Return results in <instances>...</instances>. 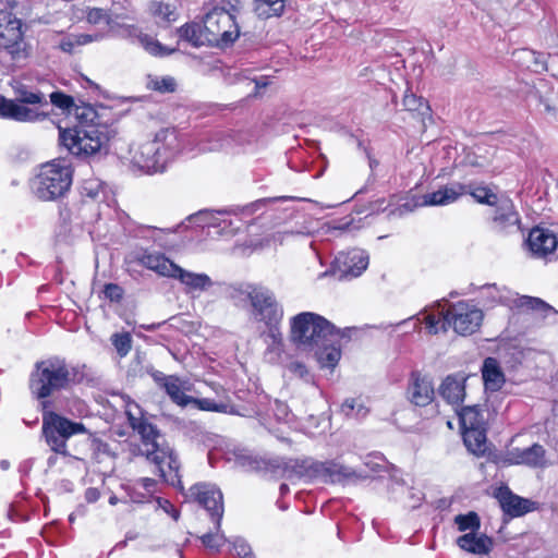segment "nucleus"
<instances>
[{"label": "nucleus", "mask_w": 558, "mask_h": 558, "mask_svg": "<svg viewBox=\"0 0 558 558\" xmlns=\"http://www.w3.org/2000/svg\"><path fill=\"white\" fill-rule=\"evenodd\" d=\"M253 82L255 83V94L257 93L258 89L265 88L269 85V81L267 80V77L254 78Z\"/></svg>", "instance_id": "nucleus-64"}, {"label": "nucleus", "mask_w": 558, "mask_h": 558, "mask_svg": "<svg viewBox=\"0 0 558 558\" xmlns=\"http://www.w3.org/2000/svg\"><path fill=\"white\" fill-rule=\"evenodd\" d=\"M411 211V206L409 204H403L401 206H399L398 208L396 209H392L389 211L388 216H399L401 217L402 215L407 214Z\"/></svg>", "instance_id": "nucleus-62"}, {"label": "nucleus", "mask_w": 558, "mask_h": 558, "mask_svg": "<svg viewBox=\"0 0 558 558\" xmlns=\"http://www.w3.org/2000/svg\"><path fill=\"white\" fill-rule=\"evenodd\" d=\"M304 474L325 484H347L366 478V475L338 460L304 461Z\"/></svg>", "instance_id": "nucleus-10"}, {"label": "nucleus", "mask_w": 558, "mask_h": 558, "mask_svg": "<svg viewBox=\"0 0 558 558\" xmlns=\"http://www.w3.org/2000/svg\"><path fill=\"white\" fill-rule=\"evenodd\" d=\"M466 377L463 374L448 375L439 386V396L449 404L458 405L465 397Z\"/></svg>", "instance_id": "nucleus-24"}, {"label": "nucleus", "mask_w": 558, "mask_h": 558, "mask_svg": "<svg viewBox=\"0 0 558 558\" xmlns=\"http://www.w3.org/2000/svg\"><path fill=\"white\" fill-rule=\"evenodd\" d=\"M102 38L101 35L95 34H70L63 36L59 44L58 48L66 53H73L76 47L87 45L93 41H98Z\"/></svg>", "instance_id": "nucleus-33"}, {"label": "nucleus", "mask_w": 558, "mask_h": 558, "mask_svg": "<svg viewBox=\"0 0 558 558\" xmlns=\"http://www.w3.org/2000/svg\"><path fill=\"white\" fill-rule=\"evenodd\" d=\"M409 494L412 499V502L409 504V507L413 509L418 507L423 499V494L421 492H414L413 489H410Z\"/></svg>", "instance_id": "nucleus-60"}, {"label": "nucleus", "mask_w": 558, "mask_h": 558, "mask_svg": "<svg viewBox=\"0 0 558 558\" xmlns=\"http://www.w3.org/2000/svg\"><path fill=\"white\" fill-rule=\"evenodd\" d=\"M466 449L480 457L487 450L486 420L480 405H469L458 412Z\"/></svg>", "instance_id": "nucleus-9"}, {"label": "nucleus", "mask_w": 558, "mask_h": 558, "mask_svg": "<svg viewBox=\"0 0 558 558\" xmlns=\"http://www.w3.org/2000/svg\"><path fill=\"white\" fill-rule=\"evenodd\" d=\"M81 195L85 203H107L110 198L109 186L98 178L85 179L81 186Z\"/></svg>", "instance_id": "nucleus-27"}, {"label": "nucleus", "mask_w": 558, "mask_h": 558, "mask_svg": "<svg viewBox=\"0 0 558 558\" xmlns=\"http://www.w3.org/2000/svg\"><path fill=\"white\" fill-rule=\"evenodd\" d=\"M466 194L464 184L454 182L441 186L439 190L427 193L423 196L425 206H444L456 202L460 196Z\"/></svg>", "instance_id": "nucleus-25"}, {"label": "nucleus", "mask_w": 558, "mask_h": 558, "mask_svg": "<svg viewBox=\"0 0 558 558\" xmlns=\"http://www.w3.org/2000/svg\"><path fill=\"white\" fill-rule=\"evenodd\" d=\"M148 13L158 25L168 26L177 21L178 13L174 4L162 0H153L148 4Z\"/></svg>", "instance_id": "nucleus-29"}, {"label": "nucleus", "mask_w": 558, "mask_h": 558, "mask_svg": "<svg viewBox=\"0 0 558 558\" xmlns=\"http://www.w3.org/2000/svg\"><path fill=\"white\" fill-rule=\"evenodd\" d=\"M5 24L0 23V47L5 49L15 61L25 60L28 57L27 45L23 37L22 25L17 19L2 13Z\"/></svg>", "instance_id": "nucleus-14"}, {"label": "nucleus", "mask_w": 558, "mask_h": 558, "mask_svg": "<svg viewBox=\"0 0 558 558\" xmlns=\"http://www.w3.org/2000/svg\"><path fill=\"white\" fill-rule=\"evenodd\" d=\"M423 323L425 324L428 333L436 335L439 330H444L442 323L444 318H437L434 314H427L423 318Z\"/></svg>", "instance_id": "nucleus-52"}, {"label": "nucleus", "mask_w": 558, "mask_h": 558, "mask_svg": "<svg viewBox=\"0 0 558 558\" xmlns=\"http://www.w3.org/2000/svg\"><path fill=\"white\" fill-rule=\"evenodd\" d=\"M215 530H216L215 533L209 532V533L204 534L201 537V541L205 547H207L209 549L219 550V548L221 546H223L228 542V539L226 538L223 533L220 532V527L217 529L215 526Z\"/></svg>", "instance_id": "nucleus-48"}, {"label": "nucleus", "mask_w": 558, "mask_h": 558, "mask_svg": "<svg viewBox=\"0 0 558 558\" xmlns=\"http://www.w3.org/2000/svg\"><path fill=\"white\" fill-rule=\"evenodd\" d=\"M526 244L533 255L544 257L555 251L558 241L551 231L543 228H534L529 233Z\"/></svg>", "instance_id": "nucleus-22"}, {"label": "nucleus", "mask_w": 558, "mask_h": 558, "mask_svg": "<svg viewBox=\"0 0 558 558\" xmlns=\"http://www.w3.org/2000/svg\"><path fill=\"white\" fill-rule=\"evenodd\" d=\"M507 461L511 464H524L533 468L544 466L545 449L534 444L527 448H512L507 453Z\"/></svg>", "instance_id": "nucleus-23"}, {"label": "nucleus", "mask_w": 558, "mask_h": 558, "mask_svg": "<svg viewBox=\"0 0 558 558\" xmlns=\"http://www.w3.org/2000/svg\"><path fill=\"white\" fill-rule=\"evenodd\" d=\"M125 414L132 428L141 435L140 452L157 466L159 475L167 483L183 490L178 457L157 427L143 417V410L134 401L125 403Z\"/></svg>", "instance_id": "nucleus-2"}, {"label": "nucleus", "mask_w": 558, "mask_h": 558, "mask_svg": "<svg viewBox=\"0 0 558 558\" xmlns=\"http://www.w3.org/2000/svg\"><path fill=\"white\" fill-rule=\"evenodd\" d=\"M151 88L160 93H172L175 90L177 83L171 76L156 77L150 81Z\"/></svg>", "instance_id": "nucleus-49"}, {"label": "nucleus", "mask_w": 558, "mask_h": 558, "mask_svg": "<svg viewBox=\"0 0 558 558\" xmlns=\"http://www.w3.org/2000/svg\"><path fill=\"white\" fill-rule=\"evenodd\" d=\"M0 117L19 122H33L44 118V114L35 109L27 108L17 100L7 99L0 95Z\"/></svg>", "instance_id": "nucleus-21"}, {"label": "nucleus", "mask_w": 558, "mask_h": 558, "mask_svg": "<svg viewBox=\"0 0 558 558\" xmlns=\"http://www.w3.org/2000/svg\"><path fill=\"white\" fill-rule=\"evenodd\" d=\"M71 184L72 170L70 166L54 160L41 166L33 181L32 189L39 199L53 201L62 197Z\"/></svg>", "instance_id": "nucleus-6"}, {"label": "nucleus", "mask_w": 558, "mask_h": 558, "mask_svg": "<svg viewBox=\"0 0 558 558\" xmlns=\"http://www.w3.org/2000/svg\"><path fill=\"white\" fill-rule=\"evenodd\" d=\"M457 545L464 551L476 556H486L494 548L492 537L483 533H465L456 541Z\"/></svg>", "instance_id": "nucleus-26"}, {"label": "nucleus", "mask_w": 558, "mask_h": 558, "mask_svg": "<svg viewBox=\"0 0 558 558\" xmlns=\"http://www.w3.org/2000/svg\"><path fill=\"white\" fill-rule=\"evenodd\" d=\"M154 380L158 384V386L160 388H165L166 387V384L168 383L169 379H173V375H165L162 372H159V371H155L153 374H151Z\"/></svg>", "instance_id": "nucleus-57"}, {"label": "nucleus", "mask_w": 558, "mask_h": 558, "mask_svg": "<svg viewBox=\"0 0 558 558\" xmlns=\"http://www.w3.org/2000/svg\"><path fill=\"white\" fill-rule=\"evenodd\" d=\"M359 227L354 225L353 218H350L349 220H347L345 218L344 221H341L337 226H335V229L340 231H351Z\"/></svg>", "instance_id": "nucleus-59"}, {"label": "nucleus", "mask_w": 558, "mask_h": 558, "mask_svg": "<svg viewBox=\"0 0 558 558\" xmlns=\"http://www.w3.org/2000/svg\"><path fill=\"white\" fill-rule=\"evenodd\" d=\"M469 193L477 203L494 206L499 198L505 197L504 194H496L486 185L468 184L465 185Z\"/></svg>", "instance_id": "nucleus-34"}, {"label": "nucleus", "mask_w": 558, "mask_h": 558, "mask_svg": "<svg viewBox=\"0 0 558 558\" xmlns=\"http://www.w3.org/2000/svg\"><path fill=\"white\" fill-rule=\"evenodd\" d=\"M232 551L240 558H254L251 553L250 545L240 537L234 538L232 542Z\"/></svg>", "instance_id": "nucleus-50"}, {"label": "nucleus", "mask_w": 558, "mask_h": 558, "mask_svg": "<svg viewBox=\"0 0 558 558\" xmlns=\"http://www.w3.org/2000/svg\"><path fill=\"white\" fill-rule=\"evenodd\" d=\"M135 40L150 54L153 56H169L175 51V49H169L166 46H163L161 43H159L154 37L138 33L135 36Z\"/></svg>", "instance_id": "nucleus-36"}, {"label": "nucleus", "mask_w": 558, "mask_h": 558, "mask_svg": "<svg viewBox=\"0 0 558 558\" xmlns=\"http://www.w3.org/2000/svg\"><path fill=\"white\" fill-rule=\"evenodd\" d=\"M306 234L305 231L299 230V229H291V228H283L280 230H277L269 234L266 238V245H282L284 242H287L290 238H294L296 235H304Z\"/></svg>", "instance_id": "nucleus-39"}, {"label": "nucleus", "mask_w": 558, "mask_h": 558, "mask_svg": "<svg viewBox=\"0 0 558 558\" xmlns=\"http://www.w3.org/2000/svg\"><path fill=\"white\" fill-rule=\"evenodd\" d=\"M270 409L278 422L290 423L293 421L294 415L286 402L276 399L270 404Z\"/></svg>", "instance_id": "nucleus-47"}, {"label": "nucleus", "mask_w": 558, "mask_h": 558, "mask_svg": "<svg viewBox=\"0 0 558 558\" xmlns=\"http://www.w3.org/2000/svg\"><path fill=\"white\" fill-rule=\"evenodd\" d=\"M182 148L180 134L174 128L161 129L153 140L131 150V163L146 174L163 172Z\"/></svg>", "instance_id": "nucleus-4"}, {"label": "nucleus", "mask_w": 558, "mask_h": 558, "mask_svg": "<svg viewBox=\"0 0 558 558\" xmlns=\"http://www.w3.org/2000/svg\"><path fill=\"white\" fill-rule=\"evenodd\" d=\"M235 462L241 466L253 468L256 461L254 458L245 450H239L235 452Z\"/></svg>", "instance_id": "nucleus-56"}, {"label": "nucleus", "mask_w": 558, "mask_h": 558, "mask_svg": "<svg viewBox=\"0 0 558 558\" xmlns=\"http://www.w3.org/2000/svg\"><path fill=\"white\" fill-rule=\"evenodd\" d=\"M408 399L416 407H426L435 398V389L429 377L413 372L408 386Z\"/></svg>", "instance_id": "nucleus-18"}, {"label": "nucleus", "mask_w": 558, "mask_h": 558, "mask_svg": "<svg viewBox=\"0 0 558 558\" xmlns=\"http://www.w3.org/2000/svg\"><path fill=\"white\" fill-rule=\"evenodd\" d=\"M191 404H194L197 409H199L202 411L219 412V413H227L230 408V405L228 403L216 402L214 399H209V398H202V399L193 398Z\"/></svg>", "instance_id": "nucleus-44"}, {"label": "nucleus", "mask_w": 558, "mask_h": 558, "mask_svg": "<svg viewBox=\"0 0 558 558\" xmlns=\"http://www.w3.org/2000/svg\"><path fill=\"white\" fill-rule=\"evenodd\" d=\"M156 502L159 508H161L166 513L171 515L175 521L179 519V510H177L169 500L158 497L156 499Z\"/></svg>", "instance_id": "nucleus-55"}, {"label": "nucleus", "mask_w": 558, "mask_h": 558, "mask_svg": "<svg viewBox=\"0 0 558 558\" xmlns=\"http://www.w3.org/2000/svg\"><path fill=\"white\" fill-rule=\"evenodd\" d=\"M87 429L83 423L72 422L53 411H45L43 414V434L48 446L56 453L68 456L66 440L78 434H85Z\"/></svg>", "instance_id": "nucleus-8"}, {"label": "nucleus", "mask_w": 558, "mask_h": 558, "mask_svg": "<svg viewBox=\"0 0 558 558\" xmlns=\"http://www.w3.org/2000/svg\"><path fill=\"white\" fill-rule=\"evenodd\" d=\"M458 530L468 533H477L481 527V520L476 512L470 511L466 514H458L454 518Z\"/></svg>", "instance_id": "nucleus-38"}, {"label": "nucleus", "mask_w": 558, "mask_h": 558, "mask_svg": "<svg viewBox=\"0 0 558 558\" xmlns=\"http://www.w3.org/2000/svg\"><path fill=\"white\" fill-rule=\"evenodd\" d=\"M111 342L120 357L129 354L132 348V337L129 332L113 333Z\"/></svg>", "instance_id": "nucleus-45"}, {"label": "nucleus", "mask_w": 558, "mask_h": 558, "mask_svg": "<svg viewBox=\"0 0 558 558\" xmlns=\"http://www.w3.org/2000/svg\"><path fill=\"white\" fill-rule=\"evenodd\" d=\"M16 100L22 104L28 105H47V101L44 98V95L40 92H34L27 89L25 86H21L16 88Z\"/></svg>", "instance_id": "nucleus-43"}, {"label": "nucleus", "mask_w": 558, "mask_h": 558, "mask_svg": "<svg viewBox=\"0 0 558 558\" xmlns=\"http://www.w3.org/2000/svg\"><path fill=\"white\" fill-rule=\"evenodd\" d=\"M384 204H385L384 198H379V199L375 201L374 203H372L371 208H369V214H377V213L387 210V207L384 206Z\"/></svg>", "instance_id": "nucleus-61"}, {"label": "nucleus", "mask_w": 558, "mask_h": 558, "mask_svg": "<svg viewBox=\"0 0 558 558\" xmlns=\"http://www.w3.org/2000/svg\"><path fill=\"white\" fill-rule=\"evenodd\" d=\"M208 45L228 46L240 35L234 15L223 9H214L204 19Z\"/></svg>", "instance_id": "nucleus-12"}, {"label": "nucleus", "mask_w": 558, "mask_h": 558, "mask_svg": "<svg viewBox=\"0 0 558 558\" xmlns=\"http://www.w3.org/2000/svg\"><path fill=\"white\" fill-rule=\"evenodd\" d=\"M172 278L178 279L185 286L187 292L204 291L213 286V281L206 274H197L185 270L177 265Z\"/></svg>", "instance_id": "nucleus-28"}, {"label": "nucleus", "mask_w": 558, "mask_h": 558, "mask_svg": "<svg viewBox=\"0 0 558 558\" xmlns=\"http://www.w3.org/2000/svg\"><path fill=\"white\" fill-rule=\"evenodd\" d=\"M480 290L481 300L487 307H494L498 304L510 306L514 302L518 307L522 308L538 311L542 313L554 311L549 304L538 298L522 295L517 300H513L509 290L506 288H499L495 283L484 284Z\"/></svg>", "instance_id": "nucleus-13"}, {"label": "nucleus", "mask_w": 558, "mask_h": 558, "mask_svg": "<svg viewBox=\"0 0 558 558\" xmlns=\"http://www.w3.org/2000/svg\"><path fill=\"white\" fill-rule=\"evenodd\" d=\"M50 102L57 108L61 109L64 113L71 114L74 111L76 116V110L82 109L83 107H76L74 105V100L71 96L65 95L61 92H53L50 94Z\"/></svg>", "instance_id": "nucleus-41"}, {"label": "nucleus", "mask_w": 558, "mask_h": 558, "mask_svg": "<svg viewBox=\"0 0 558 558\" xmlns=\"http://www.w3.org/2000/svg\"><path fill=\"white\" fill-rule=\"evenodd\" d=\"M287 368L289 372L294 374L295 376L300 378H304L307 376L308 371L305 364L301 361L294 360L287 364Z\"/></svg>", "instance_id": "nucleus-54"}, {"label": "nucleus", "mask_w": 558, "mask_h": 558, "mask_svg": "<svg viewBox=\"0 0 558 558\" xmlns=\"http://www.w3.org/2000/svg\"><path fill=\"white\" fill-rule=\"evenodd\" d=\"M77 123L72 128L59 129V142L69 153L77 157H89L107 151L112 130L100 122L96 110L83 106L76 110Z\"/></svg>", "instance_id": "nucleus-3"}, {"label": "nucleus", "mask_w": 558, "mask_h": 558, "mask_svg": "<svg viewBox=\"0 0 558 558\" xmlns=\"http://www.w3.org/2000/svg\"><path fill=\"white\" fill-rule=\"evenodd\" d=\"M178 35L193 47L208 45L204 23H186L178 28Z\"/></svg>", "instance_id": "nucleus-31"}, {"label": "nucleus", "mask_w": 558, "mask_h": 558, "mask_svg": "<svg viewBox=\"0 0 558 558\" xmlns=\"http://www.w3.org/2000/svg\"><path fill=\"white\" fill-rule=\"evenodd\" d=\"M104 294L112 302H119L123 296V290L116 283H107L104 288Z\"/></svg>", "instance_id": "nucleus-53"}, {"label": "nucleus", "mask_w": 558, "mask_h": 558, "mask_svg": "<svg viewBox=\"0 0 558 558\" xmlns=\"http://www.w3.org/2000/svg\"><path fill=\"white\" fill-rule=\"evenodd\" d=\"M219 221L220 223L217 231H214L215 234L230 236L240 229V220L232 218V213L230 210H223L222 217Z\"/></svg>", "instance_id": "nucleus-40"}, {"label": "nucleus", "mask_w": 558, "mask_h": 558, "mask_svg": "<svg viewBox=\"0 0 558 558\" xmlns=\"http://www.w3.org/2000/svg\"><path fill=\"white\" fill-rule=\"evenodd\" d=\"M135 485L144 488L148 493H151L156 485V481L149 477H141L136 481Z\"/></svg>", "instance_id": "nucleus-58"}, {"label": "nucleus", "mask_w": 558, "mask_h": 558, "mask_svg": "<svg viewBox=\"0 0 558 558\" xmlns=\"http://www.w3.org/2000/svg\"><path fill=\"white\" fill-rule=\"evenodd\" d=\"M483 312L476 305L468 301H459L451 304L444 313V331L452 327L454 332L461 336H469L476 332L483 322Z\"/></svg>", "instance_id": "nucleus-11"}, {"label": "nucleus", "mask_w": 558, "mask_h": 558, "mask_svg": "<svg viewBox=\"0 0 558 558\" xmlns=\"http://www.w3.org/2000/svg\"><path fill=\"white\" fill-rule=\"evenodd\" d=\"M482 376L486 389L490 391L499 390L505 383L504 373L501 372L497 360L494 357H487L484 361Z\"/></svg>", "instance_id": "nucleus-30"}, {"label": "nucleus", "mask_w": 558, "mask_h": 558, "mask_svg": "<svg viewBox=\"0 0 558 558\" xmlns=\"http://www.w3.org/2000/svg\"><path fill=\"white\" fill-rule=\"evenodd\" d=\"M185 385V381L174 376L173 379L168 380L163 388L171 401L182 408L191 404L193 400V397L185 395V390L187 389Z\"/></svg>", "instance_id": "nucleus-32"}, {"label": "nucleus", "mask_w": 558, "mask_h": 558, "mask_svg": "<svg viewBox=\"0 0 558 558\" xmlns=\"http://www.w3.org/2000/svg\"><path fill=\"white\" fill-rule=\"evenodd\" d=\"M368 263L367 252L361 248L341 252L335 259L341 279H352L361 276L366 270Z\"/></svg>", "instance_id": "nucleus-17"}, {"label": "nucleus", "mask_w": 558, "mask_h": 558, "mask_svg": "<svg viewBox=\"0 0 558 558\" xmlns=\"http://www.w3.org/2000/svg\"><path fill=\"white\" fill-rule=\"evenodd\" d=\"M386 460L381 454H369L364 460V465L372 472H380L385 470Z\"/></svg>", "instance_id": "nucleus-51"}, {"label": "nucleus", "mask_w": 558, "mask_h": 558, "mask_svg": "<svg viewBox=\"0 0 558 558\" xmlns=\"http://www.w3.org/2000/svg\"><path fill=\"white\" fill-rule=\"evenodd\" d=\"M252 306V316L256 322L264 323L272 332L283 318V308L275 293L259 284H244L239 289Z\"/></svg>", "instance_id": "nucleus-7"}, {"label": "nucleus", "mask_w": 558, "mask_h": 558, "mask_svg": "<svg viewBox=\"0 0 558 558\" xmlns=\"http://www.w3.org/2000/svg\"><path fill=\"white\" fill-rule=\"evenodd\" d=\"M493 207V230L499 233H512L521 230L520 216L514 208L512 199L505 195Z\"/></svg>", "instance_id": "nucleus-16"}, {"label": "nucleus", "mask_w": 558, "mask_h": 558, "mask_svg": "<svg viewBox=\"0 0 558 558\" xmlns=\"http://www.w3.org/2000/svg\"><path fill=\"white\" fill-rule=\"evenodd\" d=\"M341 412L347 416L364 417L368 410L364 407L360 399H347L341 404Z\"/></svg>", "instance_id": "nucleus-42"}, {"label": "nucleus", "mask_w": 558, "mask_h": 558, "mask_svg": "<svg viewBox=\"0 0 558 558\" xmlns=\"http://www.w3.org/2000/svg\"><path fill=\"white\" fill-rule=\"evenodd\" d=\"M495 497L502 511L512 518L521 517L534 510L533 501L513 494L507 486L499 487L495 493Z\"/></svg>", "instance_id": "nucleus-19"}, {"label": "nucleus", "mask_w": 558, "mask_h": 558, "mask_svg": "<svg viewBox=\"0 0 558 558\" xmlns=\"http://www.w3.org/2000/svg\"><path fill=\"white\" fill-rule=\"evenodd\" d=\"M189 492V497L208 511L211 520L216 522V527L219 529L225 512L221 490L215 485L198 483L192 486Z\"/></svg>", "instance_id": "nucleus-15"}, {"label": "nucleus", "mask_w": 558, "mask_h": 558, "mask_svg": "<svg viewBox=\"0 0 558 558\" xmlns=\"http://www.w3.org/2000/svg\"><path fill=\"white\" fill-rule=\"evenodd\" d=\"M349 330L336 328L325 317L302 312L290 319V338L298 347L314 351L322 368L332 371L341 357L340 341Z\"/></svg>", "instance_id": "nucleus-1"}, {"label": "nucleus", "mask_w": 558, "mask_h": 558, "mask_svg": "<svg viewBox=\"0 0 558 558\" xmlns=\"http://www.w3.org/2000/svg\"><path fill=\"white\" fill-rule=\"evenodd\" d=\"M284 7V0H254V11L260 19L280 16Z\"/></svg>", "instance_id": "nucleus-35"}, {"label": "nucleus", "mask_w": 558, "mask_h": 558, "mask_svg": "<svg viewBox=\"0 0 558 558\" xmlns=\"http://www.w3.org/2000/svg\"><path fill=\"white\" fill-rule=\"evenodd\" d=\"M134 260L159 276L168 278H172L177 270V264L166 257L165 254L158 252H149L147 250L135 252Z\"/></svg>", "instance_id": "nucleus-20"}, {"label": "nucleus", "mask_w": 558, "mask_h": 558, "mask_svg": "<svg viewBox=\"0 0 558 558\" xmlns=\"http://www.w3.org/2000/svg\"><path fill=\"white\" fill-rule=\"evenodd\" d=\"M74 381L75 367L64 359L52 356L35 364L29 377V389L36 399L43 400V407L46 408L50 396L70 388Z\"/></svg>", "instance_id": "nucleus-5"}, {"label": "nucleus", "mask_w": 558, "mask_h": 558, "mask_svg": "<svg viewBox=\"0 0 558 558\" xmlns=\"http://www.w3.org/2000/svg\"><path fill=\"white\" fill-rule=\"evenodd\" d=\"M100 493L97 488H88L85 493V498L88 502H95L99 499Z\"/></svg>", "instance_id": "nucleus-63"}, {"label": "nucleus", "mask_w": 558, "mask_h": 558, "mask_svg": "<svg viewBox=\"0 0 558 558\" xmlns=\"http://www.w3.org/2000/svg\"><path fill=\"white\" fill-rule=\"evenodd\" d=\"M403 106L405 110L417 114L422 121L429 116V106L422 97H417L412 93H407L403 97Z\"/></svg>", "instance_id": "nucleus-37"}, {"label": "nucleus", "mask_w": 558, "mask_h": 558, "mask_svg": "<svg viewBox=\"0 0 558 558\" xmlns=\"http://www.w3.org/2000/svg\"><path fill=\"white\" fill-rule=\"evenodd\" d=\"M223 210H202L197 214V219L203 222V228L214 229L217 231Z\"/></svg>", "instance_id": "nucleus-46"}]
</instances>
